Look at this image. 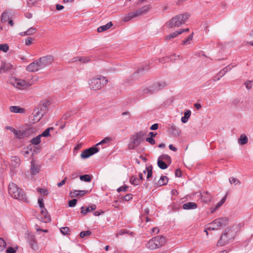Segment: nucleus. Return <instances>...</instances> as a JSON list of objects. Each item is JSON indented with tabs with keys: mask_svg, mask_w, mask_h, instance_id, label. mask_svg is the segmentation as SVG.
Masks as SVG:
<instances>
[{
	"mask_svg": "<svg viewBox=\"0 0 253 253\" xmlns=\"http://www.w3.org/2000/svg\"><path fill=\"white\" fill-rule=\"evenodd\" d=\"M8 192L11 197L14 199L25 202L28 201L26 196L23 190L14 183H11L9 184Z\"/></svg>",
	"mask_w": 253,
	"mask_h": 253,
	"instance_id": "1",
	"label": "nucleus"
},
{
	"mask_svg": "<svg viewBox=\"0 0 253 253\" xmlns=\"http://www.w3.org/2000/svg\"><path fill=\"white\" fill-rule=\"evenodd\" d=\"M37 81V78H33L31 80L26 81L20 79L11 78L9 80V83L13 85L15 87L19 89H23L34 84Z\"/></svg>",
	"mask_w": 253,
	"mask_h": 253,
	"instance_id": "2",
	"label": "nucleus"
},
{
	"mask_svg": "<svg viewBox=\"0 0 253 253\" xmlns=\"http://www.w3.org/2000/svg\"><path fill=\"white\" fill-rule=\"evenodd\" d=\"M166 243L165 238L163 236H157L149 240L146 244V247L149 250H155L163 246Z\"/></svg>",
	"mask_w": 253,
	"mask_h": 253,
	"instance_id": "3",
	"label": "nucleus"
},
{
	"mask_svg": "<svg viewBox=\"0 0 253 253\" xmlns=\"http://www.w3.org/2000/svg\"><path fill=\"white\" fill-rule=\"evenodd\" d=\"M108 80L104 77L100 76L96 78H93L88 81V84L90 89L98 90L101 89L102 84H106Z\"/></svg>",
	"mask_w": 253,
	"mask_h": 253,
	"instance_id": "4",
	"label": "nucleus"
},
{
	"mask_svg": "<svg viewBox=\"0 0 253 253\" xmlns=\"http://www.w3.org/2000/svg\"><path fill=\"white\" fill-rule=\"evenodd\" d=\"M189 15L187 13L176 15L169 22V27L172 28L174 27H179L184 24L189 18Z\"/></svg>",
	"mask_w": 253,
	"mask_h": 253,
	"instance_id": "5",
	"label": "nucleus"
},
{
	"mask_svg": "<svg viewBox=\"0 0 253 253\" xmlns=\"http://www.w3.org/2000/svg\"><path fill=\"white\" fill-rule=\"evenodd\" d=\"M228 218L227 217H220L213 220L208 224L207 229L209 230H219L222 227L227 225Z\"/></svg>",
	"mask_w": 253,
	"mask_h": 253,
	"instance_id": "6",
	"label": "nucleus"
},
{
	"mask_svg": "<svg viewBox=\"0 0 253 253\" xmlns=\"http://www.w3.org/2000/svg\"><path fill=\"white\" fill-rule=\"evenodd\" d=\"M167 86V84L165 81H160L154 83L149 87H146L143 89L142 92L144 94H152L155 92L163 89Z\"/></svg>",
	"mask_w": 253,
	"mask_h": 253,
	"instance_id": "7",
	"label": "nucleus"
},
{
	"mask_svg": "<svg viewBox=\"0 0 253 253\" xmlns=\"http://www.w3.org/2000/svg\"><path fill=\"white\" fill-rule=\"evenodd\" d=\"M145 133L143 131H139L134 135L131 142L128 145L129 149H134L136 147L144 140Z\"/></svg>",
	"mask_w": 253,
	"mask_h": 253,
	"instance_id": "8",
	"label": "nucleus"
},
{
	"mask_svg": "<svg viewBox=\"0 0 253 253\" xmlns=\"http://www.w3.org/2000/svg\"><path fill=\"white\" fill-rule=\"evenodd\" d=\"M46 109V106L45 105H42L40 107L36 108L33 113V120L35 122H39L43 117Z\"/></svg>",
	"mask_w": 253,
	"mask_h": 253,
	"instance_id": "9",
	"label": "nucleus"
},
{
	"mask_svg": "<svg viewBox=\"0 0 253 253\" xmlns=\"http://www.w3.org/2000/svg\"><path fill=\"white\" fill-rule=\"evenodd\" d=\"M25 238L29 244L30 247L34 251H38L39 249L35 235L29 232L25 234Z\"/></svg>",
	"mask_w": 253,
	"mask_h": 253,
	"instance_id": "10",
	"label": "nucleus"
},
{
	"mask_svg": "<svg viewBox=\"0 0 253 253\" xmlns=\"http://www.w3.org/2000/svg\"><path fill=\"white\" fill-rule=\"evenodd\" d=\"M229 229H227L225 232L221 235L219 240L217 242V245L219 246H223L229 243L230 240L233 238V235H230L228 233Z\"/></svg>",
	"mask_w": 253,
	"mask_h": 253,
	"instance_id": "11",
	"label": "nucleus"
},
{
	"mask_svg": "<svg viewBox=\"0 0 253 253\" xmlns=\"http://www.w3.org/2000/svg\"><path fill=\"white\" fill-rule=\"evenodd\" d=\"M99 149L98 148L96 147H92L84 150L81 154V157L82 159H86L97 153Z\"/></svg>",
	"mask_w": 253,
	"mask_h": 253,
	"instance_id": "12",
	"label": "nucleus"
},
{
	"mask_svg": "<svg viewBox=\"0 0 253 253\" xmlns=\"http://www.w3.org/2000/svg\"><path fill=\"white\" fill-rule=\"evenodd\" d=\"M31 131L29 129L25 130H15L14 134L17 139H20L27 137L31 135Z\"/></svg>",
	"mask_w": 253,
	"mask_h": 253,
	"instance_id": "13",
	"label": "nucleus"
},
{
	"mask_svg": "<svg viewBox=\"0 0 253 253\" xmlns=\"http://www.w3.org/2000/svg\"><path fill=\"white\" fill-rule=\"evenodd\" d=\"M150 8L151 6L150 5H145L136 11L132 12V13L134 17H136L146 14L150 10Z\"/></svg>",
	"mask_w": 253,
	"mask_h": 253,
	"instance_id": "14",
	"label": "nucleus"
},
{
	"mask_svg": "<svg viewBox=\"0 0 253 253\" xmlns=\"http://www.w3.org/2000/svg\"><path fill=\"white\" fill-rule=\"evenodd\" d=\"M40 61L43 68H45L52 64L54 60V58L52 55H47L43 56L39 58Z\"/></svg>",
	"mask_w": 253,
	"mask_h": 253,
	"instance_id": "15",
	"label": "nucleus"
},
{
	"mask_svg": "<svg viewBox=\"0 0 253 253\" xmlns=\"http://www.w3.org/2000/svg\"><path fill=\"white\" fill-rule=\"evenodd\" d=\"M38 218L43 222H48L51 220L50 215L46 209L42 210L41 211V213L38 216Z\"/></svg>",
	"mask_w": 253,
	"mask_h": 253,
	"instance_id": "16",
	"label": "nucleus"
},
{
	"mask_svg": "<svg viewBox=\"0 0 253 253\" xmlns=\"http://www.w3.org/2000/svg\"><path fill=\"white\" fill-rule=\"evenodd\" d=\"M88 191L87 190H73L71 191L69 193L70 197L71 198H74L76 197L81 196L83 197L85 194H87Z\"/></svg>",
	"mask_w": 253,
	"mask_h": 253,
	"instance_id": "17",
	"label": "nucleus"
},
{
	"mask_svg": "<svg viewBox=\"0 0 253 253\" xmlns=\"http://www.w3.org/2000/svg\"><path fill=\"white\" fill-rule=\"evenodd\" d=\"M96 208L95 205L92 204L89 207L84 206L81 208V213L84 214H86L87 212L92 211Z\"/></svg>",
	"mask_w": 253,
	"mask_h": 253,
	"instance_id": "18",
	"label": "nucleus"
},
{
	"mask_svg": "<svg viewBox=\"0 0 253 253\" xmlns=\"http://www.w3.org/2000/svg\"><path fill=\"white\" fill-rule=\"evenodd\" d=\"M182 207L184 210H192L196 209L197 208V205L194 202H187L184 204L182 205Z\"/></svg>",
	"mask_w": 253,
	"mask_h": 253,
	"instance_id": "19",
	"label": "nucleus"
},
{
	"mask_svg": "<svg viewBox=\"0 0 253 253\" xmlns=\"http://www.w3.org/2000/svg\"><path fill=\"white\" fill-rule=\"evenodd\" d=\"M170 133L174 136H178L181 131L180 130L175 126H171L169 128Z\"/></svg>",
	"mask_w": 253,
	"mask_h": 253,
	"instance_id": "20",
	"label": "nucleus"
},
{
	"mask_svg": "<svg viewBox=\"0 0 253 253\" xmlns=\"http://www.w3.org/2000/svg\"><path fill=\"white\" fill-rule=\"evenodd\" d=\"M212 196L208 192L206 191L201 196V199L203 202L208 203L211 201Z\"/></svg>",
	"mask_w": 253,
	"mask_h": 253,
	"instance_id": "21",
	"label": "nucleus"
},
{
	"mask_svg": "<svg viewBox=\"0 0 253 253\" xmlns=\"http://www.w3.org/2000/svg\"><path fill=\"white\" fill-rule=\"evenodd\" d=\"M39 167L36 165L33 161H31V173L32 175H36L39 172Z\"/></svg>",
	"mask_w": 253,
	"mask_h": 253,
	"instance_id": "22",
	"label": "nucleus"
},
{
	"mask_svg": "<svg viewBox=\"0 0 253 253\" xmlns=\"http://www.w3.org/2000/svg\"><path fill=\"white\" fill-rule=\"evenodd\" d=\"M9 110L11 112L15 113H23L25 112V109L17 106H10Z\"/></svg>",
	"mask_w": 253,
	"mask_h": 253,
	"instance_id": "23",
	"label": "nucleus"
},
{
	"mask_svg": "<svg viewBox=\"0 0 253 253\" xmlns=\"http://www.w3.org/2000/svg\"><path fill=\"white\" fill-rule=\"evenodd\" d=\"M37 32V29L34 27H30L27 31L20 33L21 36H25L33 35Z\"/></svg>",
	"mask_w": 253,
	"mask_h": 253,
	"instance_id": "24",
	"label": "nucleus"
},
{
	"mask_svg": "<svg viewBox=\"0 0 253 253\" xmlns=\"http://www.w3.org/2000/svg\"><path fill=\"white\" fill-rule=\"evenodd\" d=\"M113 26L112 22H109L105 25L101 26L97 28V31L99 33L104 32L110 29Z\"/></svg>",
	"mask_w": 253,
	"mask_h": 253,
	"instance_id": "25",
	"label": "nucleus"
},
{
	"mask_svg": "<svg viewBox=\"0 0 253 253\" xmlns=\"http://www.w3.org/2000/svg\"><path fill=\"white\" fill-rule=\"evenodd\" d=\"M20 162V159L17 156H12L11 158V165L14 168L18 167Z\"/></svg>",
	"mask_w": 253,
	"mask_h": 253,
	"instance_id": "26",
	"label": "nucleus"
},
{
	"mask_svg": "<svg viewBox=\"0 0 253 253\" xmlns=\"http://www.w3.org/2000/svg\"><path fill=\"white\" fill-rule=\"evenodd\" d=\"M12 66L9 63H3L0 67V74L2 72H7L11 68Z\"/></svg>",
	"mask_w": 253,
	"mask_h": 253,
	"instance_id": "27",
	"label": "nucleus"
},
{
	"mask_svg": "<svg viewBox=\"0 0 253 253\" xmlns=\"http://www.w3.org/2000/svg\"><path fill=\"white\" fill-rule=\"evenodd\" d=\"M248 138L245 134H242L238 139V143L241 145H245L248 143Z\"/></svg>",
	"mask_w": 253,
	"mask_h": 253,
	"instance_id": "28",
	"label": "nucleus"
},
{
	"mask_svg": "<svg viewBox=\"0 0 253 253\" xmlns=\"http://www.w3.org/2000/svg\"><path fill=\"white\" fill-rule=\"evenodd\" d=\"M168 182V178L166 176H162L158 181V185L160 186L165 185Z\"/></svg>",
	"mask_w": 253,
	"mask_h": 253,
	"instance_id": "29",
	"label": "nucleus"
},
{
	"mask_svg": "<svg viewBox=\"0 0 253 253\" xmlns=\"http://www.w3.org/2000/svg\"><path fill=\"white\" fill-rule=\"evenodd\" d=\"M36 63L34 62L30 63L27 67V71L31 72H35L38 71L37 68H36Z\"/></svg>",
	"mask_w": 253,
	"mask_h": 253,
	"instance_id": "30",
	"label": "nucleus"
},
{
	"mask_svg": "<svg viewBox=\"0 0 253 253\" xmlns=\"http://www.w3.org/2000/svg\"><path fill=\"white\" fill-rule=\"evenodd\" d=\"M181 34V29L179 30L178 31H177L176 32H174L168 36H167L166 38V39L167 40H170L171 39H173L175 37H176L177 36H178L179 34Z\"/></svg>",
	"mask_w": 253,
	"mask_h": 253,
	"instance_id": "31",
	"label": "nucleus"
},
{
	"mask_svg": "<svg viewBox=\"0 0 253 253\" xmlns=\"http://www.w3.org/2000/svg\"><path fill=\"white\" fill-rule=\"evenodd\" d=\"M191 115V111L190 110H187L184 113V116L181 118V122L183 123H186L187 122L189 118Z\"/></svg>",
	"mask_w": 253,
	"mask_h": 253,
	"instance_id": "32",
	"label": "nucleus"
},
{
	"mask_svg": "<svg viewBox=\"0 0 253 253\" xmlns=\"http://www.w3.org/2000/svg\"><path fill=\"white\" fill-rule=\"evenodd\" d=\"M158 160H160L162 161H166V162H168L169 164L171 163V159L170 157L167 155V154H163L161 155L159 157Z\"/></svg>",
	"mask_w": 253,
	"mask_h": 253,
	"instance_id": "33",
	"label": "nucleus"
},
{
	"mask_svg": "<svg viewBox=\"0 0 253 253\" xmlns=\"http://www.w3.org/2000/svg\"><path fill=\"white\" fill-rule=\"evenodd\" d=\"M152 166H150L146 168V170H144L143 172L144 173H146V172H147V179H149L150 177H152Z\"/></svg>",
	"mask_w": 253,
	"mask_h": 253,
	"instance_id": "34",
	"label": "nucleus"
},
{
	"mask_svg": "<svg viewBox=\"0 0 253 253\" xmlns=\"http://www.w3.org/2000/svg\"><path fill=\"white\" fill-rule=\"evenodd\" d=\"M158 166L162 169H165L168 168V166L165 162L158 159Z\"/></svg>",
	"mask_w": 253,
	"mask_h": 253,
	"instance_id": "35",
	"label": "nucleus"
},
{
	"mask_svg": "<svg viewBox=\"0 0 253 253\" xmlns=\"http://www.w3.org/2000/svg\"><path fill=\"white\" fill-rule=\"evenodd\" d=\"M41 135H39L37 136L32 138L30 142L34 145H38L41 142Z\"/></svg>",
	"mask_w": 253,
	"mask_h": 253,
	"instance_id": "36",
	"label": "nucleus"
},
{
	"mask_svg": "<svg viewBox=\"0 0 253 253\" xmlns=\"http://www.w3.org/2000/svg\"><path fill=\"white\" fill-rule=\"evenodd\" d=\"M9 20V16L8 14V12H5L3 13L1 16V21L2 23H4Z\"/></svg>",
	"mask_w": 253,
	"mask_h": 253,
	"instance_id": "37",
	"label": "nucleus"
},
{
	"mask_svg": "<svg viewBox=\"0 0 253 253\" xmlns=\"http://www.w3.org/2000/svg\"><path fill=\"white\" fill-rule=\"evenodd\" d=\"M135 18L132 12H129L127 13L123 18V21L125 22H127L130 19Z\"/></svg>",
	"mask_w": 253,
	"mask_h": 253,
	"instance_id": "38",
	"label": "nucleus"
},
{
	"mask_svg": "<svg viewBox=\"0 0 253 253\" xmlns=\"http://www.w3.org/2000/svg\"><path fill=\"white\" fill-rule=\"evenodd\" d=\"M80 179L82 181L89 182L91 180V177L88 174H85L80 176Z\"/></svg>",
	"mask_w": 253,
	"mask_h": 253,
	"instance_id": "39",
	"label": "nucleus"
},
{
	"mask_svg": "<svg viewBox=\"0 0 253 253\" xmlns=\"http://www.w3.org/2000/svg\"><path fill=\"white\" fill-rule=\"evenodd\" d=\"M52 127L47 128L41 134H40L42 136L47 137L50 135V130L53 129Z\"/></svg>",
	"mask_w": 253,
	"mask_h": 253,
	"instance_id": "40",
	"label": "nucleus"
},
{
	"mask_svg": "<svg viewBox=\"0 0 253 253\" xmlns=\"http://www.w3.org/2000/svg\"><path fill=\"white\" fill-rule=\"evenodd\" d=\"M60 232L63 235H68L70 230L68 227H63L60 228Z\"/></svg>",
	"mask_w": 253,
	"mask_h": 253,
	"instance_id": "41",
	"label": "nucleus"
},
{
	"mask_svg": "<svg viewBox=\"0 0 253 253\" xmlns=\"http://www.w3.org/2000/svg\"><path fill=\"white\" fill-rule=\"evenodd\" d=\"M193 33H192V34H191L190 35H189L187 38L186 39H185V40H184L182 42V44L183 45H186L187 44H190V41H192V39H193Z\"/></svg>",
	"mask_w": 253,
	"mask_h": 253,
	"instance_id": "42",
	"label": "nucleus"
},
{
	"mask_svg": "<svg viewBox=\"0 0 253 253\" xmlns=\"http://www.w3.org/2000/svg\"><path fill=\"white\" fill-rule=\"evenodd\" d=\"M225 200L226 197H223L221 199V200L219 202H218L217 204L216 205L214 210L212 211V212H213L214 211H215L217 209H218V208H219L225 202Z\"/></svg>",
	"mask_w": 253,
	"mask_h": 253,
	"instance_id": "43",
	"label": "nucleus"
},
{
	"mask_svg": "<svg viewBox=\"0 0 253 253\" xmlns=\"http://www.w3.org/2000/svg\"><path fill=\"white\" fill-rule=\"evenodd\" d=\"M8 49H9V46L7 44L4 43V44H0V50L4 52H6L8 50Z\"/></svg>",
	"mask_w": 253,
	"mask_h": 253,
	"instance_id": "44",
	"label": "nucleus"
},
{
	"mask_svg": "<svg viewBox=\"0 0 253 253\" xmlns=\"http://www.w3.org/2000/svg\"><path fill=\"white\" fill-rule=\"evenodd\" d=\"M35 41V39L34 38L29 37L25 40V44L27 46L30 45Z\"/></svg>",
	"mask_w": 253,
	"mask_h": 253,
	"instance_id": "45",
	"label": "nucleus"
},
{
	"mask_svg": "<svg viewBox=\"0 0 253 253\" xmlns=\"http://www.w3.org/2000/svg\"><path fill=\"white\" fill-rule=\"evenodd\" d=\"M229 181L231 184H234L235 185H238L240 184V181L234 177H231L229 178Z\"/></svg>",
	"mask_w": 253,
	"mask_h": 253,
	"instance_id": "46",
	"label": "nucleus"
},
{
	"mask_svg": "<svg viewBox=\"0 0 253 253\" xmlns=\"http://www.w3.org/2000/svg\"><path fill=\"white\" fill-rule=\"evenodd\" d=\"M91 234V232L89 230L82 231L80 233V237L81 238H84L86 236H89Z\"/></svg>",
	"mask_w": 253,
	"mask_h": 253,
	"instance_id": "47",
	"label": "nucleus"
},
{
	"mask_svg": "<svg viewBox=\"0 0 253 253\" xmlns=\"http://www.w3.org/2000/svg\"><path fill=\"white\" fill-rule=\"evenodd\" d=\"M37 191L44 196H46L48 194V191L44 188H37Z\"/></svg>",
	"mask_w": 253,
	"mask_h": 253,
	"instance_id": "48",
	"label": "nucleus"
},
{
	"mask_svg": "<svg viewBox=\"0 0 253 253\" xmlns=\"http://www.w3.org/2000/svg\"><path fill=\"white\" fill-rule=\"evenodd\" d=\"M36 63V68H37L38 71L42 70L43 69L41 62L40 61L39 59L34 61Z\"/></svg>",
	"mask_w": 253,
	"mask_h": 253,
	"instance_id": "49",
	"label": "nucleus"
},
{
	"mask_svg": "<svg viewBox=\"0 0 253 253\" xmlns=\"http://www.w3.org/2000/svg\"><path fill=\"white\" fill-rule=\"evenodd\" d=\"M38 204L40 209L42 210L45 209L44 206L43 200L42 198L39 197L38 199Z\"/></svg>",
	"mask_w": 253,
	"mask_h": 253,
	"instance_id": "50",
	"label": "nucleus"
},
{
	"mask_svg": "<svg viewBox=\"0 0 253 253\" xmlns=\"http://www.w3.org/2000/svg\"><path fill=\"white\" fill-rule=\"evenodd\" d=\"M245 84L246 85V88L248 89H250L252 88L253 86V81H248L245 83Z\"/></svg>",
	"mask_w": 253,
	"mask_h": 253,
	"instance_id": "51",
	"label": "nucleus"
},
{
	"mask_svg": "<svg viewBox=\"0 0 253 253\" xmlns=\"http://www.w3.org/2000/svg\"><path fill=\"white\" fill-rule=\"evenodd\" d=\"M89 60V58L87 57H80L79 59V61L84 63H87Z\"/></svg>",
	"mask_w": 253,
	"mask_h": 253,
	"instance_id": "52",
	"label": "nucleus"
},
{
	"mask_svg": "<svg viewBox=\"0 0 253 253\" xmlns=\"http://www.w3.org/2000/svg\"><path fill=\"white\" fill-rule=\"evenodd\" d=\"M110 140H111V139L109 137H106L104 139H103L102 141H101L100 142L96 144V146H98L101 144L108 143L110 141Z\"/></svg>",
	"mask_w": 253,
	"mask_h": 253,
	"instance_id": "53",
	"label": "nucleus"
},
{
	"mask_svg": "<svg viewBox=\"0 0 253 253\" xmlns=\"http://www.w3.org/2000/svg\"><path fill=\"white\" fill-rule=\"evenodd\" d=\"M77 203V200L74 199L69 202V206L70 207H74Z\"/></svg>",
	"mask_w": 253,
	"mask_h": 253,
	"instance_id": "54",
	"label": "nucleus"
},
{
	"mask_svg": "<svg viewBox=\"0 0 253 253\" xmlns=\"http://www.w3.org/2000/svg\"><path fill=\"white\" fill-rule=\"evenodd\" d=\"M179 55H176L175 54H173L169 56L166 57V59H170V60H175L176 59L177 57H179Z\"/></svg>",
	"mask_w": 253,
	"mask_h": 253,
	"instance_id": "55",
	"label": "nucleus"
},
{
	"mask_svg": "<svg viewBox=\"0 0 253 253\" xmlns=\"http://www.w3.org/2000/svg\"><path fill=\"white\" fill-rule=\"evenodd\" d=\"M128 188V187L127 186H121L117 189V191L118 192H120L121 191H126Z\"/></svg>",
	"mask_w": 253,
	"mask_h": 253,
	"instance_id": "56",
	"label": "nucleus"
},
{
	"mask_svg": "<svg viewBox=\"0 0 253 253\" xmlns=\"http://www.w3.org/2000/svg\"><path fill=\"white\" fill-rule=\"evenodd\" d=\"M18 249V247L16 248V249H14L12 247H9L7 250H6V253H16V250Z\"/></svg>",
	"mask_w": 253,
	"mask_h": 253,
	"instance_id": "57",
	"label": "nucleus"
},
{
	"mask_svg": "<svg viewBox=\"0 0 253 253\" xmlns=\"http://www.w3.org/2000/svg\"><path fill=\"white\" fill-rule=\"evenodd\" d=\"M146 140L147 142H148L151 145H154L155 143V140L152 137H147L146 138Z\"/></svg>",
	"mask_w": 253,
	"mask_h": 253,
	"instance_id": "58",
	"label": "nucleus"
},
{
	"mask_svg": "<svg viewBox=\"0 0 253 253\" xmlns=\"http://www.w3.org/2000/svg\"><path fill=\"white\" fill-rule=\"evenodd\" d=\"M132 198V195L131 194H128L126 195L124 197V200L125 201H129Z\"/></svg>",
	"mask_w": 253,
	"mask_h": 253,
	"instance_id": "59",
	"label": "nucleus"
},
{
	"mask_svg": "<svg viewBox=\"0 0 253 253\" xmlns=\"http://www.w3.org/2000/svg\"><path fill=\"white\" fill-rule=\"evenodd\" d=\"M67 180V177H65L64 179H63L60 182L57 183V186L58 187H60L62 186L64 184H65Z\"/></svg>",
	"mask_w": 253,
	"mask_h": 253,
	"instance_id": "60",
	"label": "nucleus"
},
{
	"mask_svg": "<svg viewBox=\"0 0 253 253\" xmlns=\"http://www.w3.org/2000/svg\"><path fill=\"white\" fill-rule=\"evenodd\" d=\"M37 2V1L36 0H29L28 1V5L29 7H31L34 4H35Z\"/></svg>",
	"mask_w": 253,
	"mask_h": 253,
	"instance_id": "61",
	"label": "nucleus"
},
{
	"mask_svg": "<svg viewBox=\"0 0 253 253\" xmlns=\"http://www.w3.org/2000/svg\"><path fill=\"white\" fill-rule=\"evenodd\" d=\"M227 71V67H226V68H224L223 69H222V70H221L217 74L220 75L221 77H222L223 76H224L225 74Z\"/></svg>",
	"mask_w": 253,
	"mask_h": 253,
	"instance_id": "62",
	"label": "nucleus"
},
{
	"mask_svg": "<svg viewBox=\"0 0 253 253\" xmlns=\"http://www.w3.org/2000/svg\"><path fill=\"white\" fill-rule=\"evenodd\" d=\"M71 113L70 112H67L65 113L62 117V119L64 120H67L69 117L71 116Z\"/></svg>",
	"mask_w": 253,
	"mask_h": 253,
	"instance_id": "63",
	"label": "nucleus"
},
{
	"mask_svg": "<svg viewBox=\"0 0 253 253\" xmlns=\"http://www.w3.org/2000/svg\"><path fill=\"white\" fill-rule=\"evenodd\" d=\"M140 180L135 177L132 181V184L134 185H138L139 184Z\"/></svg>",
	"mask_w": 253,
	"mask_h": 253,
	"instance_id": "64",
	"label": "nucleus"
}]
</instances>
